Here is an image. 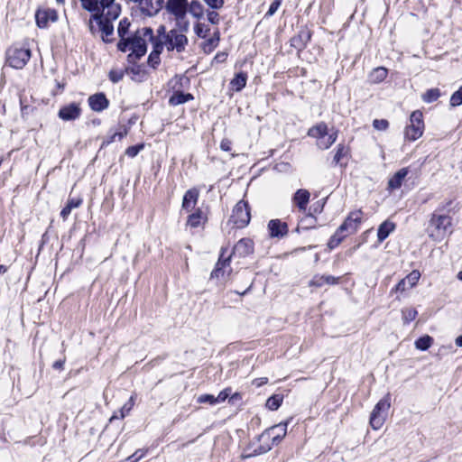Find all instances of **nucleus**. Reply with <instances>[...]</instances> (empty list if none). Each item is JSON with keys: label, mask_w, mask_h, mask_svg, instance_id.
<instances>
[{"label": "nucleus", "mask_w": 462, "mask_h": 462, "mask_svg": "<svg viewBox=\"0 0 462 462\" xmlns=\"http://www.w3.org/2000/svg\"><path fill=\"white\" fill-rule=\"evenodd\" d=\"M349 153V149L343 143H340L337 147L336 153L333 158L334 164L337 165L339 164L341 167H345L346 165V162L343 163L342 160L346 157H347Z\"/></svg>", "instance_id": "30"}, {"label": "nucleus", "mask_w": 462, "mask_h": 462, "mask_svg": "<svg viewBox=\"0 0 462 462\" xmlns=\"http://www.w3.org/2000/svg\"><path fill=\"white\" fill-rule=\"evenodd\" d=\"M247 75L245 72L237 73L231 80L230 84L234 90L241 91L246 85Z\"/></svg>", "instance_id": "33"}, {"label": "nucleus", "mask_w": 462, "mask_h": 462, "mask_svg": "<svg viewBox=\"0 0 462 462\" xmlns=\"http://www.w3.org/2000/svg\"><path fill=\"white\" fill-rule=\"evenodd\" d=\"M203 223V212L200 208H197L196 211L190 214L187 219V226L191 228L199 227Z\"/></svg>", "instance_id": "29"}, {"label": "nucleus", "mask_w": 462, "mask_h": 462, "mask_svg": "<svg viewBox=\"0 0 462 462\" xmlns=\"http://www.w3.org/2000/svg\"><path fill=\"white\" fill-rule=\"evenodd\" d=\"M191 99H193V96L191 94L177 91L174 92L173 95L170 97L169 103L171 106H178L184 104Z\"/></svg>", "instance_id": "27"}, {"label": "nucleus", "mask_w": 462, "mask_h": 462, "mask_svg": "<svg viewBox=\"0 0 462 462\" xmlns=\"http://www.w3.org/2000/svg\"><path fill=\"white\" fill-rule=\"evenodd\" d=\"M31 58V51L26 48L11 47L6 52V62L14 69H23Z\"/></svg>", "instance_id": "3"}, {"label": "nucleus", "mask_w": 462, "mask_h": 462, "mask_svg": "<svg viewBox=\"0 0 462 462\" xmlns=\"http://www.w3.org/2000/svg\"><path fill=\"white\" fill-rule=\"evenodd\" d=\"M373 126L376 130L383 131L386 130L389 126V122L385 119H375L373 122Z\"/></svg>", "instance_id": "50"}, {"label": "nucleus", "mask_w": 462, "mask_h": 462, "mask_svg": "<svg viewBox=\"0 0 462 462\" xmlns=\"http://www.w3.org/2000/svg\"><path fill=\"white\" fill-rule=\"evenodd\" d=\"M130 48V42L129 38L124 37V39H120L119 42L117 43V49L123 52H125L129 51Z\"/></svg>", "instance_id": "51"}, {"label": "nucleus", "mask_w": 462, "mask_h": 462, "mask_svg": "<svg viewBox=\"0 0 462 462\" xmlns=\"http://www.w3.org/2000/svg\"><path fill=\"white\" fill-rule=\"evenodd\" d=\"M133 402V397H131L129 404H125L122 407V409H121V418H124L130 411V410L132 409V406H133V402Z\"/></svg>", "instance_id": "60"}, {"label": "nucleus", "mask_w": 462, "mask_h": 462, "mask_svg": "<svg viewBox=\"0 0 462 462\" xmlns=\"http://www.w3.org/2000/svg\"><path fill=\"white\" fill-rule=\"evenodd\" d=\"M143 144L129 146L125 150V154L131 158H134L143 150Z\"/></svg>", "instance_id": "49"}, {"label": "nucleus", "mask_w": 462, "mask_h": 462, "mask_svg": "<svg viewBox=\"0 0 462 462\" xmlns=\"http://www.w3.org/2000/svg\"><path fill=\"white\" fill-rule=\"evenodd\" d=\"M82 203L81 199H69L66 206L60 211V217L66 220L73 208H79Z\"/></svg>", "instance_id": "32"}, {"label": "nucleus", "mask_w": 462, "mask_h": 462, "mask_svg": "<svg viewBox=\"0 0 462 462\" xmlns=\"http://www.w3.org/2000/svg\"><path fill=\"white\" fill-rule=\"evenodd\" d=\"M337 138V131L332 130V132L328 134L326 137L321 138V140L318 141L317 144L319 148L322 150H327L336 142Z\"/></svg>", "instance_id": "34"}, {"label": "nucleus", "mask_w": 462, "mask_h": 462, "mask_svg": "<svg viewBox=\"0 0 462 462\" xmlns=\"http://www.w3.org/2000/svg\"><path fill=\"white\" fill-rule=\"evenodd\" d=\"M153 41V32L149 27H143L135 32L133 37H129L131 52L127 56V60L130 63L135 62L140 60L146 53V41Z\"/></svg>", "instance_id": "1"}, {"label": "nucleus", "mask_w": 462, "mask_h": 462, "mask_svg": "<svg viewBox=\"0 0 462 462\" xmlns=\"http://www.w3.org/2000/svg\"><path fill=\"white\" fill-rule=\"evenodd\" d=\"M420 278V273L417 270H413L405 278L406 283H408L409 288H412L417 284Z\"/></svg>", "instance_id": "43"}, {"label": "nucleus", "mask_w": 462, "mask_h": 462, "mask_svg": "<svg viewBox=\"0 0 462 462\" xmlns=\"http://www.w3.org/2000/svg\"><path fill=\"white\" fill-rule=\"evenodd\" d=\"M440 97V91L439 88H430L428 89L422 95V100L426 103H432L436 101Z\"/></svg>", "instance_id": "38"}, {"label": "nucleus", "mask_w": 462, "mask_h": 462, "mask_svg": "<svg viewBox=\"0 0 462 462\" xmlns=\"http://www.w3.org/2000/svg\"><path fill=\"white\" fill-rule=\"evenodd\" d=\"M395 229V224L390 220L383 221L378 227L377 238L379 242L384 241Z\"/></svg>", "instance_id": "24"}, {"label": "nucleus", "mask_w": 462, "mask_h": 462, "mask_svg": "<svg viewBox=\"0 0 462 462\" xmlns=\"http://www.w3.org/2000/svg\"><path fill=\"white\" fill-rule=\"evenodd\" d=\"M328 134V125L325 123H320L313 127H311L308 134L311 137L317 138L318 141L321 140V138L326 137Z\"/></svg>", "instance_id": "26"}, {"label": "nucleus", "mask_w": 462, "mask_h": 462, "mask_svg": "<svg viewBox=\"0 0 462 462\" xmlns=\"http://www.w3.org/2000/svg\"><path fill=\"white\" fill-rule=\"evenodd\" d=\"M88 103L89 107L95 112H102L109 106V100L102 92L89 96Z\"/></svg>", "instance_id": "13"}, {"label": "nucleus", "mask_w": 462, "mask_h": 462, "mask_svg": "<svg viewBox=\"0 0 462 462\" xmlns=\"http://www.w3.org/2000/svg\"><path fill=\"white\" fill-rule=\"evenodd\" d=\"M287 426H288V421H285V422H282L278 425H275L272 428H270L269 430H267L265 432H263L262 435H261V438H263L265 435H268L270 436V433L272 431H273L275 429H281L282 430V435H276V436H273V444H278L286 435V430H287Z\"/></svg>", "instance_id": "28"}, {"label": "nucleus", "mask_w": 462, "mask_h": 462, "mask_svg": "<svg viewBox=\"0 0 462 462\" xmlns=\"http://www.w3.org/2000/svg\"><path fill=\"white\" fill-rule=\"evenodd\" d=\"M283 396L282 394H273L266 401V407L271 411H276L282 405Z\"/></svg>", "instance_id": "35"}, {"label": "nucleus", "mask_w": 462, "mask_h": 462, "mask_svg": "<svg viewBox=\"0 0 462 462\" xmlns=\"http://www.w3.org/2000/svg\"><path fill=\"white\" fill-rule=\"evenodd\" d=\"M153 43V50L152 51H158V54L160 55L163 50L164 42L157 41L155 37L153 36V41H151Z\"/></svg>", "instance_id": "57"}, {"label": "nucleus", "mask_w": 462, "mask_h": 462, "mask_svg": "<svg viewBox=\"0 0 462 462\" xmlns=\"http://www.w3.org/2000/svg\"><path fill=\"white\" fill-rule=\"evenodd\" d=\"M390 406V394H386L377 402V404L374 406V409H376V411H382L386 415Z\"/></svg>", "instance_id": "41"}, {"label": "nucleus", "mask_w": 462, "mask_h": 462, "mask_svg": "<svg viewBox=\"0 0 462 462\" xmlns=\"http://www.w3.org/2000/svg\"><path fill=\"white\" fill-rule=\"evenodd\" d=\"M161 59L158 51H152L148 57V64L155 69L160 64Z\"/></svg>", "instance_id": "48"}, {"label": "nucleus", "mask_w": 462, "mask_h": 462, "mask_svg": "<svg viewBox=\"0 0 462 462\" xmlns=\"http://www.w3.org/2000/svg\"><path fill=\"white\" fill-rule=\"evenodd\" d=\"M228 398H229V402L234 403L236 401L241 400L242 397H241L240 393H235L234 394L230 393Z\"/></svg>", "instance_id": "64"}, {"label": "nucleus", "mask_w": 462, "mask_h": 462, "mask_svg": "<svg viewBox=\"0 0 462 462\" xmlns=\"http://www.w3.org/2000/svg\"><path fill=\"white\" fill-rule=\"evenodd\" d=\"M210 8L220 9L223 7L224 0H203Z\"/></svg>", "instance_id": "52"}, {"label": "nucleus", "mask_w": 462, "mask_h": 462, "mask_svg": "<svg viewBox=\"0 0 462 462\" xmlns=\"http://www.w3.org/2000/svg\"><path fill=\"white\" fill-rule=\"evenodd\" d=\"M65 364V358L57 360L53 363L52 367L56 370H62Z\"/></svg>", "instance_id": "62"}, {"label": "nucleus", "mask_w": 462, "mask_h": 462, "mask_svg": "<svg viewBox=\"0 0 462 462\" xmlns=\"http://www.w3.org/2000/svg\"><path fill=\"white\" fill-rule=\"evenodd\" d=\"M102 7V12L99 14H106L112 19H117L121 13V6L115 3V0H98Z\"/></svg>", "instance_id": "17"}, {"label": "nucleus", "mask_w": 462, "mask_h": 462, "mask_svg": "<svg viewBox=\"0 0 462 462\" xmlns=\"http://www.w3.org/2000/svg\"><path fill=\"white\" fill-rule=\"evenodd\" d=\"M254 252V242L250 238L240 239L233 248L232 254L245 257Z\"/></svg>", "instance_id": "14"}, {"label": "nucleus", "mask_w": 462, "mask_h": 462, "mask_svg": "<svg viewBox=\"0 0 462 462\" xmlns=\"http://www.w3.org/2000/svg\"><path fill=\"white\" fill-rule=\"evenodd\" d=\"M164 44L169 51L182 52L188 44V38L179 30L172 29L163 36Z\"/></svg>", "instance_id": "6"}, {"label": "nucleus", "mask_w": 462, "mask_h": 462, "mask_svg": "<svg viewBox=\"0 0 462 462\" xmlns=\"http://www.w3.org/2000/svg\"><path fill=\"white\" fill-rule=\"evenodd\" d=\"M409 173L408 168L399 170L388 181V189L394 190L402 187L403 180Z\"/></svg>", "instance_id": "21"}, {"label": "nucleus", "mask_w": 462, "mask_h": 462, "mask_svg": "<svg viewBox=\"0 0 462 462\" xmlns=\"http://www.w3.org/2000/svg\"><path fill=\"white\" fill-rule=\"evenodd\" d=\"M199 196V191L198 189L192 188L188 189L183 196L182 209L187 212L192 211L198 203Z\"/></svg>", "instance_id": "18"}, {"label": "nucleus", "mask_w": 462, "mask_h": 462, "mask_svg": "<svg viewBox=\"0 0 462 462\" xmlns=\"http://www.w3.org/2000/svg\"><path fill=\"white\" fill-rule=\"evenodd\" d=\"M387 74V69H385L384 67H377L370 72L368 76V80L372 84H378L386 79Z\"/></svg>", "instance_id": "25"}, {"label": "nucleus", "mask_w": 462, "mask_h": 462, "mask_svg": "<svg viewBox=\"0 0 462 462\" xmlns=\"http://www.w3.org/2000/svg\"><path fill=\"white\" fill-rule=\"evenodd\" d=\"M114 20L115 19L106 16V14H99V13H95L91 15L88 23L89 31L91 33H95L93 21H96L99 31L102 32V40L106 42H109L111 40L108 39V37L111 36L114 32V26L112 24Z\"/></svg>", "instance_id": "4"}, {"label": "nucleus", "mask_w": 462, "mask_h": 462, "mask_svg": "<svg viewBox=\"0 0 462 462\" xmlns=\"http://www.w3.org/2000/svg\"><path fill=\"white\" fill-rule=\"evenodd\" d=\"M410 289L408 287V283H406L404 278L402 279L397 284L396 286L394 287V289H393V291H404L406 290Z\"/></svg>", "instance_id": "58"}, {"label": "nucleus", "mask_w": 462, "mask_h": 462, "mask_svg": "<svg viewBox=\"0 0 462 462\" xmlns=\"http://www.w3.org/2000/svg\"><path fill=\"white\" fill-rule=\"evenodd\" d=\"M346 236V235H344L342 232H339V229L337 228L335 234L328 240V246L330 249L336 248Z\"/></svg>", "instance_id": "39"}, {"label": "nucleus", "mask_w": 462, "mask_h": 462, "mask_svg": "<svg viewBox=\"0 0 462 462\" xmlns=\"http://www.w3.org/2000/svg\"><path fill=\"white\" fill-rule=\"evenodd\" d=\"M82 7L92 13H99L98 0H80Z\"/></svg>", "instance_id": "42"}, {"label": "nucleus", "mask_w": 462, "mask_h": 462, "mask_svg": "<svg viewBox=\"0 0 462 462\" xmlns=\"http://www.w3.org/2000/svg\"><path fill=\"white\" fill-rule=\"evenodd\" d=\"M130 24L131 23L127 18H124L123 20L120 21L118 28H117V32H118V35L120 38L124 39V37L125 36V34L128 32Z\"/></svg>", "instance_id": "45"}, {"label": "nucleus", "mask_w": 462, "mask_h": 462, "mask_svg": "<svg viewBox=\"0 0 462 462\" xmlns=\"http://www.w3.org/2000/svg\"><path fill=\"white\" fill-rule=\"evenodd\" d=\"M163 0H140L138 2L141 12L148 16H153L162 9Z\"/></svg>", "instance_id": "15"}, {"label": "nucleus", "mask_w": 462, "mask_h": 462, "mask_svg": "<svg viewBox=\"0 0 462 462\" xmlns=\"http://www.w3.org/2000/svg\"><path fill=\"white\" fill-rule=\"evenodd\" d=\"M208 21L211 23L212 24H218L219 23V14L215 11H208L207 14Z\"/></svg>", "instance_id": "54"}, {"label": "nucleus", "mask_w": 462, "mask_h": 462, "mask_svg": "<svg viewBox=\"0 0 462 462\" xmlns=\"http://www.w3.org/2000/svg\"><path fill=\"white\" fill-rule=\"evenodd\" d=\"M231 218L237 227L246 226L251 219L248 203L245 200L238 201L233 209Z\"/></svg>", "instance_id": "7"}, {"label": "nucleus", "mask_w": 462, "mask_h": 462, "mask_svg": "<svg viewBox=\"0 0 462 462\" xmlns=\"http://www.w3.org/2000/svg\"><path fill=\"white\" fill-rule=\"evenodd\" d=\"M462 104V87L458 90L454 92L450 97V106H457Z\"/></svg>", "instance_id": "47"}, {"label": "nucleus", "mask_w": 462, "mask_h": 462, "mask_svg": "<svg viewBox=\"0 0 462 462\" xmlns=\"http://www.w3.org/2000/svg\"><path fill=\"white\" fill-rule=\"evenodd\" d=\"M310 38V31L307 28H301L298 33L291 39V46L298 51H301L307 46Z\"/></svg>", "instance_id": "12"}, {"label": "nucleus", "mask_w": 462, "mask_h": 462, "mask_svg": "<svg viewBox=\"0 0 462 462\" xmlns=\"http://www.w3.org/2000/svg\"><path fill=\"white\" fill-rule=\"evenodd\" d=\"M189 3L187 0H167L166 9L173 14L177 21L182 20L188 12Z\"/></svg>", "instance_id": "9"}, {"label": "nucleus", "mask_w": 462, "mask_h": 462, "mask_svg": "<svg viewBox=\"0 0 462 462\" xmlns=\"http://www.w3.org/2000/svg\"><path fill=\"white\" fill-rule=\"evenodd\" d=\"M280 5H281V1H280V0H275V1H273V2L271 4V5H270V7H269V9H268V11H267V13H266V14H265V15H266V16H272V15H273V14H275V12L278 10V8H279V6H280Z\"/></svg>", "instance_id": "56"}, {"label": "nucleus", "mask_w": 462, "mask_h": 462, "mask_svg": "<svg viewBox=\"0 0 462 462\" xmlns=\"http://www.w3.org/2000/svg\"><path fill=\"white\" fill-rule=\"evenodd\" d=\"M125 71L122 69H111L108 74L109 79L113 83H117L123 79Z\"/></svg>", "instance_id": "46"}, {"label": "nucleus", "mask_w": 462, "mask_h": 462, "mask_svg": "<svg viewBox=\"0 0 462 462\" xmlns=\"http://www.w3.org/2000/svg\"><path fill=\"white\" fill-rule=\"evenodd\" d=\"M36 24L39 28H47L49 23L58 20V14L54 9H38L35 14Z\"/></svg>", "instance_id": "11"}, {"label": "nucleus", "mask_w": 462, "mask_h": 462, "mask_svg": "<svg viewBox=\"0 0 462 462\" xmlns=\"http://www.w3.org/2000/svg\"><path fill=\"white\" fill-rule=\"evenodd\" d=\"M208 31L209 29L206 28L202 23H198L195 26V32L199 37L205 38Z\"/></svg>", "instance_id": "53"}, {"label": "nucleus", "mask_w": 462, "mask_h": 462, "mask_svg": "<svg viewBox=\"0 0 462 462\" xmlns=\"http://www.w3.org/2000/svg\"><path fill=\"white\" fill-rule=\"evenodd\" d=\"M362 216L363 212L361 210L351 212L346 220L339 226V232L346 235V236L356 233L362 222Z\"/></svg>", "instance_id": "8"}, {"label": "nucleus", "mask_w": 462, "mask_h": 462, "mask_svg": "<svg viewBox=\"0 0 462 462\" xmlns=\"http://www.w3.org/2000/svg\"><path fill=\"white\" fill-rule=\"evenodd\" d=\"M310 192L307 190V189H298L293 198H292V200L294 202V204H296L298 206V208H300V210H305L306 209V207L310 201Z\"/></svg>", "instance_id": "22"}, {"label": "nucleus", "mask_w": 462, "mask_h": 462, "mask_svg": "<svg viewBox=\"0 0 462 462\" xmlns=\"http://www.w3.org/2000/svg\"><path fill=\"white\" fill-rule=\"evenodd\" d=\"M424 130L423 116L419 110L413 111L410 116V125L405 128L404 135L409 141L420 138Z\"/></svg>", "instance_id": "5"}, {"label": "nucleus", "mask_w": 462, "mask_h": 462, "mask_svg": "<svg viewBox=\"0 0 462 462\" xmlns=\"http://www.w3.org/2000/svg\"><path fill=\"white\" fill-rule=\"evenodd\" d=\"M203 5L199 1H192L188 6V12L196 18L203 16Z\"/></svg>", "instance_id": "37"}, {"label": "nucleus", "mask_w": 462, "mask_h": 462, "mask_svg": "<svg viewBox=\"0 0 462 462\" xmlns=\"http://www.w3.org/2000/svg\"><path fill=\"white\" fill-rule=\"evenodd\" d=\"M417 314V310L413 308H406L402 310V316L404 323H409L415 319Z\"/></svg>", "instance_id": "44"}, {"label": "nucleus", "mask_w": 462, "mask_h": 462, "mask_svg": "<svg viewBox=\"0 0 462 462\" xmlns=\"http://www.w3.org/2000/svg\"><path fill=\"white\" fill-rule=\"evenodd\" d=\"M231 389L226 388L221 391L217 396H214L213 394H201L198 397L197 402L199 403H208L210 405H215L217 403H220L225 402L230 395Z\"/></svg>", "instance_id": "16"}, {"label": "nucleus", "mask_w": 462, "mask_h": 462, "mask_svg": "<svg viewBox=\"0 0 462 462\" xmlns=\"http://www.w3.org/2000/svg\"><path fill=\"white\" fill-rule=\"evenodd\" d=\"M221 150L225 152H230L232 148V142L229 139H223L220 143Z\"/></svg>", "instance_id": "59"}, {"label": "nucleus", "mask_w": 462, "mask_h": 462, "mask_svg": "<svg viewBox=\"0 0 462 462\" xmlns=\"http://www.w3.org/2000/svg\"><path fill=\"white\" fill-rule=\"evenodd\" d=\"M145 455V451L142 449L136 450L132 456L128 457L126 460L130 462H137Z\"/></svg>", "instance_id": "55"}, {"label": "nucleus", "mask_w": 462, "mask_h": 462, "mask_svg": "<svg viewBox=\"0 0 462 462\" xmlns=\"http://www.w3.org/2000/svg\"><path fill=\"white\" fill-rule=\"evenodd\" d=\"M338 281V277H334L332 275H315L310 282V285L316 287H321L325 284L333 285L337 284Z\"/></svg>", "instance_id": "23"}, {"label": "nucleus", "mask_w": 462, "mask_h": 462, "mask_svg": "<svg viewBox=\"0 0 462 462\" xmlns=\"http://www.w3.org/2000/svg\"><path fill=\"white\" fill-rule=\"evenodd\" d=\"M126 73H132L138 80H142L145 76V70L141 65L134 64L125 69Z\"/></svg>", "instance_id": "40"}, {"label": "nucleus", "mask_w": 462, "mask_h": 462, "mask_svg": "<svg viewBox=\"0 0 462 462\" xmlns=\"http://www.w3.org/2000/svg\"><path fill=\"white\" fill-rule=\"evenodd\" d=\"M268 229L272 237H282L288 233V226L280 219H272L268 224Z\"/></svg>", "instance_id": "19"}, {"label": "nucleus", "mask_w": 462, "mask_h": 462, "mask_svg": "<svg viewBox=\"0 0 462 462\" xmlns=\"http://www.w3.org/2000/svg\"><path fill=\"white\" fill-rule=\"evenodd\" d=\"M430 236L435 241H441L452 233L451 217L447 215L432 214L429 226Z\"/></svg>", "instance_id": "2"}, {"label": "nucleus", "mask_w": 462, "mask_h": 462, "mask_svg": "<svg viewBox=\"0 0 462 462\" xmlns=\"http://www.w3.org/2000/svg\"><path fill=\"white\" fill-rule=\"evenodd\" d=\"M227 54L226 52H219L215 56V60L217 62H223L226 60Z\"/></svg>", "instance_id": "63"}, {"label": "nucleus", "mask_w": 462, "mask_h": 462, "mask_svg": "<svg viewBox=\"0 0 462 462\" xmlns=\"http://www.w3.org/2000/svg\"><path fill=\"white\" fill-rule=\"evenodd\" d=\"M81 107L79 103H69L60 108L58 116L63 121H74L80 117Z\"/></svg>", "instance_id": "10"}, {"label": "nucleus", "mask_w": 462, "mask_h": 462, "mask_svg": "<svg viewBox=\"0 0 462 462\" xmlns=\"http://www.w3.org/2000/svg\"><path fill=\"white\" fill-rule=\"evenodd\" d=\"M225 252H226V250L222 249L218 262L217 263L215 269L211 273V275H210L211 279H213V278L218 279V278L222 277L224 275V268L226 266L229 265L231 254L225 257L224 256Z\"/></svg>", "instance_id": "20"}, {"label": "nucleus", "mask_w": 462, "mask_h": 462, "mask_svg": "<svg viewBox=\"0 0 462 462\" xmlns=\"http://www.w3.org/2000/svg\"><path fill=\"white\" fill-rule=\"evenodd\" d=\"M385 421V414L382 411H376L374 408L370 416V425L374 430L380 429Z\"/></svg>", "instance_id": "31"}, {"label": "nucleus", "mask_w": 462, "mask_h": 462, "mask_svg": "<svg viewBox=\"0 0 462 462\" xmlns=\"http://www.w3.org/2000/svg\"><path fill=\"white\" fill-rule=\"evenodd\" d=\"M268 382V378L267 377H261V378H256L253 381V385H255L256 387H260L265 383H267Z\"/></svg>", "instance_id": "61"}, {"label": "nucleus", "mask_w": 462, "mask_h": 462, "mask_svg": "<svg viewBox=\"0 0 462 462\" xmlns=\"http://www.w3.org/2000/svg\"><path fill=\"white\" fill-rule=\"evenodd\" d=\"M432 343H433V338L430 336L426 335V336L419 337L415 341V346L419 350L425 351L430 347Z\"/></svg>", "instance_id": "36"}]
</instances>
